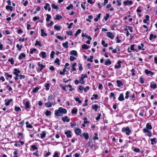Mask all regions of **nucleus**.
<instances>
[{
    "label": "nucleus",
    "mask_w": 157,
    "mask_h": 157,
    "mask_svg": "<svg viewBox=\"0 0 157 157\" xmlns=\"http://www.w3.org/2000/svg\"><path fill=\"white\" fill-rule=\"evenodd\" d=\"M151 144L152 145H153L154 144H155L157 142V141L156 140V139L155 138H153V139H151Z\"/></svg>",
    "instance_id": "nucleus-23"
},
{
    "label": "nucleus",
    "mask_w": 157,
    "mask_h": 157,
    "mask_svg": "<svg viewBox=\"0 0 157 157\" xmlns=\"http://www.w3.org/2000/svg\"><path fill=\"white\" fill-rule=\"evenodd\" d=\"M75 132L76 135H79L81 133V131L80 129L77 128L75 129Z\"/></svg>",
    "instance_id": "nucleus-12"
},
{
    "label": "nucleus",
    "mask_w": 157,
    "mask_h": 157,
    "mask_svg": "<svg viewBox=\"0 0 157 157\" xmlns=\"http://www.w3.org/2000/svg\"><path fill=\"white\" fill-rule=\"evenodd\" d=\"M6 10H9L10 11H12L13 10V7L12 6H10L8 5L6 6Z\"/></svg>",
    "instance_id": "nucleus-24"
},
{
    "label": "nucleus",
    "mask_w": 157,
    "mask_h": 157,
    "mask_svg": "<svg viewBox=\"0 0 157 157\" xmlns=\"http://www.w3.org/2000/svg\"><path fill=\"white\" fill-rule=\"evenodd\" d=\"M101 13H99L97 17L95 18L94 19V20L95 21L97 22L98 21V20L101 17Z\"/></svg>",
    "instance_id": "nucleus-28"
},
{
    "label": "nucleus",
    "mask_w": 157,
    "mask_h": 157,
    "mask_svg": "<svg viewBox=\"0 0 157 157\" xmlns=\"http://www.w3.org/2000/svg\"><path fill=\"white\" fill-rule=\"evenodd\" d=\"M35 46L38 45L40 47H41V44L40 42V41H38V40H36V43L35 44Z\"/></svg>",
    "instance_id": "nucleus-44"
},
{
    "label": "nucleus",
    "mask_w": 157,
    "mask_h": 157,
    "mask_svg": "<svg viewBox=\"0 0 157 157\" xmlns=\"http://www.w3.org/2000/svg\"><path fill=\"white\" fill-rule=\"evenodd\" d=\"M150 87L155 89L157 88V85L156 84H151L150 85Z\"/></svg>",
    "instance_id": "nucleus-41"
},
{
    "label": "nucleus",
    "mask_w": 157,
    "mask_h": 157,
    "mask_svg": "<svg viewBox=\"0 0 157 157\" xmlns=\"http://www.w3.org/2000/svg\"><path fill=\"white\" fill-rule=\"evenodd\" d=\"M132 2L131 1L127 0L124 2V4L125 5H127L128 4L130 5L132 3Z\"/></svg>",
    "instance_id": "nucleus-16"
},
{
    "label": "nucleus",
    "mask_w": 157,
    "mask_h": 157,
    "mask_svg": "<svg viewBox=\"0 0 157 157\" xmlns=\"http://www.w3.org/2000/svg\"><path fill=\"white\" fill-rule=\"evenodd\" d=\"M93 56H90V58H88L87 59V60L88 61H90L91 62H92L93 61Z\"/></svg>",
    "instance_id": "nucleus-55"
},
{
    "label": "nucleus",
    "mask_w": 157,
    "mask_h": 157,
    "mask_svg": "<svg viewBox=\"0 0 157 157\" xmlns=\"http://www.w3.org/2000/svg\"><path fill=\"white\" fill-rule=\"evenodd\" d=\"M39 88L38 87H36L35 88L33 89V93H36L39 90Z\"/></svg>",
    "instance_id": "nucleus-40"
},
{
    "label": "nucleus",
    "mask_w": 157,
    "mask_h": 157,
    "mask_svg": "<svg viewBox=\"0 0 157 157\" xmlns=\"http://www.w3.org/2000/svg\"><path fill=\"white\" fill-rule=\"evenodd\" d=\"M70 54L75 56H77V53L75 50H72L70 52Z\"/></svg>",
    "instance_id": "nucleus-27"
},
{
    "label": "nucleus",
    "mask_w": 157,
    "mask_h": 157,
    "mask_svg": "<svg viewBox=\"0 0 157 157\" xmlns=\"http://www.w3.org/2000/svg\"><path fill=\"white\" fill-rule=\"evenodd\" d=\"M73 6L72 4H71L69 6H68L66 8V9L67 10H70L71 9H73Z\"/></svg>",
    "instance_id": "nucleus-52"
},
{
    "label": "nucleus",
    "mask_w": 157,
    "mask_h": 157,
    "mask_svg": "<svg viewBox=\"0 0 157 157\" xmlns=\"http://www.w3.org/2000/svg\"><path fill=\"white\" fill-rule=\"evenodd\" d=\"M107 36L111 39H113L114 36L112 33L110 32H108L107 33Z\"/></svg>",
    "instance_id": "nucleus-5"
},
{
    "label": "nucleus",
    "mask_w": 157,
    "mask_h": 157,
    "mask_svg": "<svg viewBox=\"0 0 157 157\" xmlns=\"http://www.w3.org/2000/svg\"><path fill=\"white\" fill-rule=\"evenodd\" d=\"M105 42L104 40H102L101 41V44L103 46L105 47H106L108 46V44H105Z\"/></svg>",
    "instance_id": "nucleus-37"
},
{
    "label": "nucleus",
    "mask_w": 157,
    "mask_h": 157,
    "mask_svg": "<svg viewBox=\"0 0 157 157\" xmlns=\"http://www.w3.org/2000/svg\"><path fill=\"white\" fill-rule=\"evenodd\" d=\"M87 118L86 117H85L84 118H83V120H84V123L85 124H88L89 123V121H87Z\"/></svg>",
    "instance_id": "nucleus-50"
},
{
    "label": "nucleus",
    "mask_w": 157,
    "mask_h": 157,
    "mask_svg": "<svg viewBox=\"0 0 157 157\" xmlns=\"http://www.w3.org/2000/svg\"><path fill=\"white\" fill-rule=\"evenodd\" d=\"M36 50H37L36 48H33V49L31 48L30 49V53L31 54H33L34 52L36 51Z\"/></svg>",
    "instance_id": "nucleus-49"
},
{
    "label": "nucleus",
    "mask_w": 157,
    "mask_h": 157,
    "mask_svg": "<svg viewBox=\"0 0 157 157\" xmlns=\"http://www.w3.org/2000/svg\"><path fill=\"white\" fill-rule=\"evenodd\" d=\"M15 110L17 112H18L19 111L21 110V109L19 107H15Z\"/></svg>",
    "instance_id": "nucleus-59"
},
{
    "label": "nucleus",
    "mask_w": 157,
    "mask_h": 157,
    "mask_svg": "<svg viewBox=\"0 0 157 157\" xmlns=\"http://www.w3.org/2000/svg\"><path fill=\"white\" fill-rule=\"evenodd\" d=\"M118 99L119 101H122L124 100V95L122 93H121L120 94Z\"/></svg>",
    "instance_id": "nucleus-13"
},
{
    "label": "nucleus",
    "mask_w": 157,
    "mask_h": 157,
    "mask_svg": "<svg viewBox=\"0 0 157 157\" xmlns=\"http://www.w3.org/2000/svg\"><path fill=\"white\" fill-rule=\"evenodd\" d=\"M40 54L41 55L42 57L44 59L46 58V52L43 51L41 52H40Z\"/></svg>",
    "instance_id": "nucleus-29"
},
{
    "label": "nucleus",
    "mask_w": 157,
    "mask_h": 157,
    "mask_svg": "<svg viewBox=\"0 0 157 157\" xmlns=\"http://www.w3.org/2000/svg\"><path fill=\"white\" fill-rule=\"evenodd\" d=\"M109 17V13H107L106 16L104 17V19L105 21H107Z\"/></svg>",
    "instance_id": "nucleus-53"
},
{
    "label": "nucleus",
    "mask_w": 157,
    "mask_h": 157,
    "mask_svg": "<svg viewBox=\"0 0 157 157\" xmlns=\"http://www.w3.org/2000/svg\"><path fill=\"white\" fill-rule=\"evenodd\" d=\"M54 28L57 30H59L61 29V27L60 26L57 25H55L54 26Z\"/></svg>",
    "instance_id": "nucleus-51"
},
{
    "label": "nucleus",
    "mask_w": 157,
    "mask_h": 157,
    "mask_svg": "<svg viewBox=\"0 0 157 157\" xmlns=\"http://www.w3.org/2000/svg\"><path fill=\"white\" fill-rule=\"evenodd\" d=\"M45 87L47 90H48L50 88V84L49 83H46L45 84Z\"/></svg>",
    "instance_id": "nucleus-34"
},
{
    "label": "nucleus",
    "mask_w": 157,
    "mask_h": 157,
    "mask_svg": "<svg viewBox=\"0 0 157 157\" xmlns=\"http://www.w3.org/2000/svg\"><path fill=\"white\" fill-rule=\"evenodd\" d=\"M52 7V8L55 9H58V7L57 6H56L55 4H52L51 5Z\"/></svg>",
    "instance_id": "nucleus-45"
},
{
    "label": "nucleus",
    "mask_w": 157,
    "mask_h": 157,
    "mask_svg": "<svg viewBox=\"0 0 157 157\" xmlns=\"http://www.w3.org/2000/svg\"><path fill=\"white\" fill-rule=\"evenodd\" d=\"M62 45L63 47L65 48H68V42L67 41L65 43H63Z\"/></svg>",
    "instance_id": "nucleus-35"
},
{
    "label": "nucleus",
    "mask_w": 157,
    "mask_h": 157,
    "mask_svg": "<svg viewBox=\"0 0 157 157\" xmlns=\"http://www.w3.org/2000/svg\"><path fill=\"white\" fill-rule=\"evenodd\" d=\"M83 136L84 137V138L88 140L89 138V136L88 134L86 133H84L82 134Z\"/></svg>",
    "instance_id": "nucleus-26"
},
{
    "label": "nucleus",
    "mask_w": 157,
    "mask_h": 157,
    "mask_svg": "<svg viewBox=\"0 0 157 157\" xmlns=\"http://www.w3.org/2000/svg\"><path fill=\"white\" fill-rule=\"evenodd\" d=\"M78 109L77 108L74 107L71 111V113L72 114H76L77 113Z\"/></svg>",
    "instance_id": "nucleus-31"
},
{
    "label": "nucleus",
    "mask_w": 157,
    "mask_h": 157,
    "mask_svg": "<svg viewBox=\"0 0 157 157\" xmlns=\"http://www.w3.org/2000/svg\"><path fill=\"white\" fill-rule=\"evenodd\" d=\"M139 81L141 84H143L144 82V81L143 80V78L142 76L140 77Z\"/></svg>",
    "instance_id": "nucleus-43"
},
{
    "label": "nucleus",
    "mask_w": 157,
    "mask_h": 157,
    "mask_svg": "<svg viewBox=\"0 0 157 157\" xmlns=\"http://www.w3.org/2000/svg\"><path fill=\"white\" fill-rule=\"evenodd\" d=\"M143 131L144 133H147V135L149 137H151V133L147 130V129L144 128Z\"/></svg>",
    "instance_id": "nucleus-7"
},
{
    "label": "nucleus",
    "mask_w": 157,
    "mask_h": 157,
    "mask_svg": "<svg viewBox=\"0 0 157 157\" xmlns=\"http://www.w3.org/2000/svg\"><path fill=\"white\" fill-rule=\"evenodd\" d=\"M8 61L10 62L12 65L14 64V60L13 58H12L10 59H9Z\"/></svg>",
    "instance_id": "nucleus-46"
},
{
    "label": "nucleus",
    "mask_w": 157,
    "mask_h": 157,
    "mask_svg": "<svg viewBox=\"0 0 157 157\" xmlns=\"http://www.w3.org/2000/svg\"><path fill=\"white\" fill-rule=\"evenodd\" d=\"M49 6L50 5L49 3H46L45 6L44 7V8L46 10H48V11H50L51 10V8Z\"/></svg>",
    "instance_id": "nucleus-8"
},
{
    "label": "nucleus",
    "mask_w": 157,
    "mask_h": 157,
    "mask_svg": "<svg viewBox=\"0 0 157 157\" xmlns=\"http://www.w3.org/2000/svg\"><path fill=\"white\" fill-rule=\"evenodd\" d=\"M98 97V95L97 94H94L93 95V97L91 98V99L92 100H93L94 99H96Z\"/></svg>",
    "instance_id": "nucleus-42"
},
{
    "label": "nucleus",
    "mask_w": 157,
    "mask_h": 157,
    "mask_svg": "<svg viewBox=\"0 0 157 157\" xmlns=\"http://www.w3.org/2000/svg\"><path fill=\"white\" fill-rule=\"evenodd\" d=\"M47 17L46 18V21L48 22L49 21L50 19L51 18V16L48 14H47Z\"/></svg>",
    "instance_id": "nucleus-47"
},
{
    "label": "nucleus",
    "mask_w": 157,
    "mask_h": 157,
    "mask_svg": "<svg viewBox=\"0 0 157 157\" xmlns=\"http://www.w3.org/2000/svg\"><path fill=\"white\" fill-rule=\"evenodd\" d=\"M111 64V62L109 59H108L105 62V64L106 65H110Z\"/></svg>",
    "instance_id": "nucleus-25"
},
{
    "label": "nucleus",
    "mask_w": 157,
    "mask_h": 157,
    "mask_svg": "<svg viewBox=\"0 0 157 157\" xmlns=\"http://www.w3.org/2000/svg\"><path fill=\"white\" fill-rule=\"evenodd\" d=\"M46 133L45 132H43L42 133L40 134V136L41 138H43L46 136Z\"/></svg>",
    "instance_id": "nucleus-33"
},
{
    "label": "nucleus",
    "mask_w": 157,
    "mask_h": 157,
    "mask_svg": "<svg viewBox=\"0 0 157 157\" xmlns=\"http://www.w3.org/2000/svg\"><path fill=\"white\" fill-rule=\"evenodd\" d=\"M62 18V17L60 15H59V14H57L56 15V17L55 18V19L56 20H59L61 19Z\"/></svg>",
    "instance_id": "nucleus-36"
},
{
    "label": "nucleus",
    "mask_w": 157,
    "mask_h": 157,
    "mask_svg": "<svg viewBox=\"0 0 157 157\" xmlns=\"http://www.w3.org/2000/svg\"><path fill=\"white\" fill-rule=\"evenodd\" d=\"M71 132L70 131H69L67 132H65V134L66 135L67 137V138H71Z\"/></svg>",
    "instance_id": "nucleus-14"
},
{
    "label": "nucleus",
    "mask_w": 157,
    "mask_h": 157,
    "mask_svg": "<svg viewBox=\"0 0 157 157\" xmlns=\"http://www.w3.org/2000/svg\"><path fill=\"white\" fill-rule=\"evenodd\" d=\"M81 32V29H78L77 30V31H76V33L75 34V36H78V35Z\"/></svg>",
    "instance_id": "nucleus-38"
},
{
    "label": "nucleus",
    "mask_w": 157,
    "mask_h": 157,
    "mask_svg": "<svg viewBox=\"0 0 157 157\" xmlns=\"http://www.w3.org/2000/svg\"><path fill=\"white\" fill-rule=\"evenodd\" d=\"M31 147L33 149V151H34L35 150H36L38 149V148L35 145H32L31 146Z\"/></svg>",
    "instance_id": "nucleus-60"
},
{
    "label": "nucleus",
    "mask_w": 157,
    "mask_h": 157,
    "mask_svg": "<svg viewBox=\"0 0 157 157\" xmlns=\"http://www.w3.org/2000/svg\"><path fill=\"white\" fill-rule=\"evenodd\" d=\"M29 102L28 101H27L25 104V107L26 109H29L30 108Z\"/></svg>",
    "instance_id": "nucleus-30"
},
{
    "label": "nucleus",
    "mask_w": 157,
    "mask_h": 157,
    "mask_svg": "<svg viewBox=\"0 0 157 157\" xmlns=\"http://www.w3.org/2000/svg\"><path fill=\"white\" fill-rule=\"evenodd\" d=\"M60 61L59 59L58 58H56V59L55 60L54 63H56L58 65H60V63L59 62Z\"/></svg>",
    "instance_id": "nucleus-54"
},
{
    "label": "nucleus",
    "mask_w": 157,
    "mask_h": 157,
    "mask_svg": "<svg viewBox=\"0 0 157 157\" xmlns=\"http://www.w3.org/2000/svg\"><path fill=\"white\" fill-rule=\"evenodd\" d=\"M82 48L83 49L86 50L87 49L89 48L87 45L86 44H83L82 46Z\"/></svg>",
    "instance_id": "nucleus-39"
},
{
    "label": "nucleus",
    "mask_w": 157,
    "mask_h": 157,
    "mask_svg": "<svg viewBox=\"0 0 157 157\" xmlns=\"http://www.w3.org/2000/svg\"><path fill=\"white\" fill-rule=\"evenodd\" d=\"M20 73V71L19 70H17V68H15L14 69L13 73L17 77L19 76V74Z\"/></svg>",
    "instance_id": "nucleus-6"
},
{
    "label": "nucleus",
    "mask_w": 157,
    "mask_h": 157,
    "mask_svg": "<svg viewBox=\"0 0 157 157\" xmlns=\"http://www.w3.org/2000/svg\"><path fill=\"white\" fill-rule=\"evenodd\" d=\"M121 61L119 60L117 62V64H118V65H115L114 66V67L116 69H117L120 68L121 67Z\"/></svg>",
    "instance_id": "nucleus-9"
},
{
    "label": "nucleus",
    "mask_w": 157,
    "mask_h": 157,
    "mask_svg": "<svg viewBox=\"0 0 157 157\" xmlns=\"http://www.w3.org/2000/svg\"><path fill=\"white\" fill-rule=\"evenodd\" d=\"M101 117V114L100 113H98V116L96 118V119L97 120H98L99 119H100V117Z\"/></svg>",
    "instance_id": "nucleus-63"
},
{
    "label": "nucleus",
    "mask_w": 157,
    "mask_h": 157,
    "mask_svg": "<svg viewBox=\"0 0 157 157\" xmlns=\"http://www.w3.org/2000/svg\"><path fill=\"white\" fill-rule=\"evenodd\" d=\"M4 75L6 77V79H8L7 78H11L12 77V75H9L8 73L5 72L4 73Z\"/></svg>",
    "instance_id": "nucleus-20"
},
{
    "label": "nucleus",
    "mask_w": 157,
    "mask_h": 157,
    "mask_svg": "<svg viewBox=\"0 0 157 157\" xmlns=\"http://www.w3.org/2000/svg\"><path fill=\"white\" fill-rule=\"evenodd\" d=\"M133 151L136 152H140V150L139 148H135L133 149Z\"/></svg>",
    "instance_id": "nucleus-64"
},
{
    "label": "nucleus",
    "mask_w": 157,
    "mask_h": 157,
    "mask_svg": "<svg viewBox=\"0 0 157 157\" xmlns=\"http://www.w3.org/2000/svg\"><path fill=\"white\" fill-rule=\"evenodd\" d=\"M55 97L52 94H51L49 95L48 97V101H52L53 99H55Z\"/></svg>",
    "instance_id": "nucleus-15"
},
{
    "label": "nucleus",
    "mask_w": 157,
    "mask_h": 157,
    "mask_svg": "<svg viewBox=\"0 0 157 157\" xmlns=\"http://www.w3.org/2000/svg\"><path fill=\"white\" fill-rule=\"evenodd\" d=\"M56 104V103L53 102H50L48 101L45 103V106L47 107H50L53 105Z\"/></svg>",
    "instance_id": "nucleus-4"
},
{
    "label": "nucleus",
    "mask_w": 157,
    "mask_h": 157,
    "mask_svg": "<svg viewBox=\"0 0 157 157\" xmlns=\"http://www.w3.org/2000/svg\"><path fill=\"white\" fill-rule=\"evenodd\" d=\"M116 82L117 84V86L119 87H121L123 85L122 82L119 80H117Z\"/></svg>",
    "instance_id": "nucleus-19"
},
{
    "label": "nucleus",
    "mask_w": 157,
    "mask_h": 157,
    "mask_svg": "<svg viewBox=\"0 0 157 157\" xmlns=\"http://www.w3.org/2000/svg\"><path fill=\"white\" fill-rule=\"evenodd\" d=\"M55 54V52L54 51H52L51 52V54H50V57L51 58H53L54 57V55Z\"/></svg>",
    "instance_id": "nucleus-56"
},
{
    "label": "nucleus",
    "mask_w": 157,
    "mask_h": 157,
    "mask_svg": "<svg viewBox=\"0 0 157 157\" xmlns=\"http://www.w3.org/2000/svg\"><path fill=\"white\" fill-rule=\"evenodd\" d=\"M87 75L86 74L84 75L82 74L81 75V77L79 80L81 84H84L85 83V81L83 80L85 78H87Z\"/></svg>",
    "instance_id": "nucleus-3"
},
{
    "label": "nucleus",
    "mask_w": 157,
    "mask_h": 157,
    "mask_svg": "<svg viewBox=\"0 0 157 157\" xmlns=\"http://www.w3.org/2000/svg\"><path fill=\"white\" fill-rule=\"evenodd\" d=\"M146 128H145L147 129V130H148V129H151L152 128V127L151 126V125L148 123L146 125Z\"/></svg>",
    "instance_id": "nucleus-22"
},
{
    "label": "nucleus",
    "mask_w": 157,
    "mask_h": 157,
    "mask_svg": "<svg viewBox=\"0 0 157 157\" xmlns=\"http://www.w3.org/2000/svg\"><path fill=\"white\" fill-rule=\"evenodd\" d=\"M40 31L41 33V36H47V34L44 32V30L43 29H41Z\"/></svg>",
    "instance_id": "nucleus-18"
},
{
    "label": "nucleus",
    "mask_w": 157,
    "mask_h": 157,
    "mask_svg": "<svg viewBox=\"0 0 157 157\" xmlns=\"http://www.w3.org/2000/svg\"><path fill=\"white\" fill-rule=\"evenodd\" d=\"M76 59V58L74 57V56H71L70 57V61H73L74 60Z\"/></svg>",
    "instance_id": "nucleus-57"
},
{
    "label": "nucleus",
    "mask_w": 157,
    "mask_h": 157,
    "mask_svg": "<svg viewBox=\"0 0 157 157\" xmlns=\"http://www.w3.org/2000/svg\"><path fill=\"white\" fill-rule=\"evenodd\" d=\"M99 107V106L96 104L93 105L92 106V108L93 109H94L95 111H97V109Z\"/></svg>",
    "instance_id": "nucleus-17"
},
{
    "label": "nucleus",
    "mask_w": 157,
    "mask_h": 157,
    "mask_svg": "<svg viewBox=\"0 0 157 157\" xmlns=\"http://www.w3.org/2000/svg\"><path fill=\"white\" fill-rule=\"evenodd\" d=\"M26 56L25 54L22 53H21L19 56V59H21L23 58H25Z\"/></svg>",
    "instance_id": "nucleus-21"
},
{
    "label": "nucleus",
    "mask_w": 157,
    "mask_h": 157,
    "mask_svg": "<svg viewBox=\"0 0 157 157\" xmlns=\"http://www.w3.org/2000/svg\"><path fill=\"white\" fill-rule=\"evenodd\" d=\"M67 34L68 35L71 36L73 35V33L71 31H70L67 32Z\"/></svg>",
    "instance_id": "nucleus-61"
},
{
    "label": "nucleus",
    "mask_w": 157,
    "mask_h": 157,
    "mask_svg": "<svg viewBox=\"0 0 157 157\" xmlns=\"http://www.w3.org/2000/svg\"><path fill=\"white\" fill-rule=\"evenodd\" d=\"M75 100L76 101H78V103L79 104H80L81 103V101L79 100V98H76L75 99Z\"/></svg>",
    "instance_id": "nucleus-62"
},
{
    "label": "nucleus",
    "mask_w": 157,
    "mask_h": 157,
    "mask_svg": "<svg viewBox=\"0 0 157 157\" xmlns=\"http://www.w3.org/2000/svg\"><path fill=\"white\" fill-rule=\"evenodd\" d=\"M122 131L123 132H125L127 135H129L131 132V130L129 127H124L122 129Z\"/></svg>",
    "instance_id": "nucleus-2"
},
{
    "label": "nucleus",
    "mask_w": 157,
    "mask_h": 157,
    "mask_svg": "<svg viewBox=\"0 0 157 157\" xmlns=\"http://www.w3.org/2000/svg\"><path fill=\"white\" fill-rule=\"evenodd\" d=\"M12 101L13 100L12 98H10V99H8V100L5 99V101L6 102L5 103V105L6 106H8L10 105V103L12 102Z\"/></svg>",
    "instance_id": "nucleus-11"
},
{
    "label": "nucleus",
    "mask_w": 157,
    "mask_h": 157,
    "mask_svg": "<svg viewBox=\"0 0 157 157\" xmlns=\"http://www.w3.org/2000/svg\"><path fill=\"white\" fill-rule=\"evenodd\" d=\"M16 47L19 51H21V48H22V46L21 45L20 46L19 44H17L16 45Z\"/></svg>",
    "instance_id": "nucleus-48"
},
{
    "label": "nucleus",
    "mask_w": 157,
    "mask_h": 157,
    "mask_svg": "<svg viewBox=\"0 0 157 157\" xmlns=\"http://www.w3.org/2000/svg\"><path fill=\"white\" fill-rule=\"evenodd\" d=\"M51 111L47 110L45 112V114L46 116H48L51 115Z\"/></svg>",
    "instance_id": "nucleus-32"
},
{
    "label": "nucleus",
    "mask_w": 157,
    "mask_h": 157,
    "mask_svg": "<svg viewBox=\"0 0 157 157\" xmlns=\"http://www.w3.org/2000/svg\"><path fill=\"white\" fill-rule=\"evenodd\" d=\"M126 27H128V29L129 30L130 32L132 33L133 32V29L132 27L130 26H126Z\"/></svg>",
    "instance_id": "nucleus-58"
},
{
    "label": "nucleus",
    "mask_w": 157,
    "mask_h": 157,
    "mask_svg": "<svg viewBox=\"0 0 157 157\" xmlns=\"http://www.w3.org/2000/svg\"><path fill=\"white\" fill-rule=\"evenodd\" d=\"M62 120L64 122L67 121V122H68L70 121V119L68 118V117L67 116H65V117H62Z\"/></svg>",
    "instance_id": "nucleus-10"
},
{
    "label": "nucleus",
    "mask_w": 157,
    "mask_h": 157,
    "mask_svg": "<svg viewBox=\"0 0 157 157\" xmlns=\"http://www.w3.org/2000/svg\"><path fill=\"white\" fill-rule=\"evenodd\" d=\"M67 112V110L62 107H59L58 110H56L55 111V114L56 116H62L63 113L65 114Z\"/></svg>",
    "instance_id": "nucleus-1"
}]
</instances>
